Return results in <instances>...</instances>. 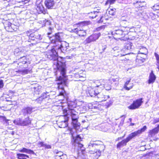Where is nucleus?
Wrapping results in <instances>:
<instances>
[{
    "instance_id": "nucleus-16",
    "label": "nucleus",
    "mask_w": 159,
    "mask_h": 159,
    "mask_svg": "<svg viewBox=\"0 0 159 159\" xmlns=\"http://www.w3.org/2000/svg\"><path fill=\"white\" fill-rule=\"evenodd\" d=\"M133 3L134 6L137 7L145 8L146 7V3L143 1L134 0Z\"/></svg>"
},
{
    "instance_id": "nucleus-10",
    "label": "nucleus",
    "mask_w": 159,
    "mask_h": 159,
    "mask_svg": "<svg viewBox=\"0 0 159 159\" xmlns=\"http://www.w3.org/2000/svg\"><path fill=\"white\" fill-rule=\"evenodd\" d=\"M6 30L8 32H12L16 31L18 28V26L12 24L9 21H6L4 23Z\"/></svg>"
},
{
    "instance_id": "nucleus-37",
    "label": "nucleus",
    "mask_w": 159,
    "mask_h": 159,
    "mask_svg": "<svg viewBox=\"0 0 159 159\" xmlns=\"http://www.w3.org/2000/svg\"><path fill=\"white\" fill-rule=\"evenodd\" d=\"M22 120L20 118H19L15 120L14 121V123L17 125H19L21 126L22 123Z\"/></svg>"
},
{
    "instance_id": "nucleus-29",
    "label": "nucleus",
    "mask_w": 159,
    "mask_h": 159,
    "mask_svg": "<svg viewBox=\"0 0 159 159\" xmlns=\"http://www.w3.org/2000/svg\"><path fill=\"white\" fill-rule=\"evenodd\" d=\"M54 153L55 154V159H57V157H60L62 155H64L62 152L59 151L57 150H55L54 151Z\"/></svg>"
},
{
    "instance_id": "nucleus-27",
    "label": "nucleus",
    "mask_w": 159,
    "mask_h": 159,
    "mask_svg": "<svg viewBox=\"0 0 159 159\" xmlns=\"http://www.w3.org/2000/svg\"><path fill=\"white\" fill-rule=\"evenodd\" d=\"M49 39L51 41V43H54V46H56V44H57V40L55 35H53L52 36H49Z\"/></svg>"
},
{
    "instance_id": "nucleus-19",
    "label": "nucleus",
    "mask_w": 159,
    "mask_h": 159,
    "mask_svg": "<svg viewBox=\"0 0 159 159\" xmlns=\"http://www.w3.org/2000/svg\"><path fill=\"white\" fill-rule=\"evenodd\" d=\"M67 105L68 108L70 111L72 110H74V108H75L77 106H79L77 103L76 102L73 101H68L67 102Z\"/></svg>"
},
{
    "instance_id": "nucleus-58",
    "label": "nucleus",
    "mask_w": 159,
    "mask_h": 159,
    "mask_svg": "<svg viewBox=\"0 0 159 159\" xmlns=\"http://www.w3.org/2000/svg\"><path fill=\"white\" fill-rule=\"evenodd\" d=\"M134 125V123H131L130 124V125H131V126H133V125Z\"/></svg>"
},
{
    "instance_id": "nucleus-57",
    "label": "nucleus",
    "mask_w": 159,
    "mask_h": 159,
    "mask_svg": "<svg viewBox=\"0 0 159 159\" xmlns=\"http://www.w3.org/2000/svg\"><path fill=\"white\" fill-rule=\"evenodd\" d=\"M106 106H107V107L108 108L109 106V103H107L106 104Z\"/></svg>"
},
{
    "instance_id": "nucleus-56",
    "label": "nucleus",
    "mask_w": 159,
    "mask_h": 159,
    "mask_svg": "<svg viewBox=\"0 0 159 159\" xmlns=\"http://www.w3.org/2000/svg\"><path fill=\"white\" fill-rule=\"evenodd\" d=\"M75 77H79H79L80 76L79 75V74H75Z\"/></svg>"
},
{
    "instance_id": "nucleus-28",
    "label": "nucleus",
    "mask_w": 159,
    "mask_h": 159,
    "mask_svg": "<svg viewBox=\"0 0 159 159\" xmlns=\"http://www.w3.org/2000/svg\"><path fill=\"white\" fill-rule=\"evenodd\" d=\"M22 59L24 60V61H22V59H19V62L18 64V65L19 66H21L22 64L25 65L27 63V59L26 57L23 56L22 57Z\"/></svg>"
},
{
    "instance_id": "nucleus-63",
    "label": "nucleus",
    "mask_w": 159,
    "mask_h": 159,
    "mask_svg": "<svg viewBox=\"0 0 159 159\" xmlns=\"http://www.w3.org/2000/svg\"><path fill=\"white\" fill-rule=\"evenodd\" d=\"M142 52H144L145 50L144 49H142Z\"/></svg>"
},
{
    "instance_id": "nucleus-3",
    "label": "nucleus",
    "mask_w": 159,
    "mask_h": 159,
    "mask_svg": "<svg viewBox=\"0 0 159 159\" xmlns=\"http://www.w3.org/2000/svg\"><path fill=\"white\" fill-rule=\"evenodd\" d=\"M70 133L72 134L71 131H70ZM72 135L74 145L75 147H78V156H81V155H84L85 152V148L83 147V145L80 143L82 140V139L80 135H77L76 137H75L73 134H72Z\"/></svg>"
},
{
    "instance_id": "nucleus-31",
    "label": "nucleus",
    "mask_w": 159,
    "mask_h": 159,
    "mask_svg": "<svg viewBox=\"0 0 159 159\" xmlns=\"http://www.w3.org/2000/svg\"><path fill=\"white\" fill-rule=\"evenodd\" d=\"M131 79L127 81L125 83L124 85V88L125 89L127 90H129L130 89H131L133 86V85L132 84H131L130 86L129 87H128V85L129 84V82L130 81Z\"/></svg>"
},
{
    "instance_id": "nucleus-55",
    "label": "nucleus",
    "mask_w": 159,
    "mask_h": 159,
    "mask_svg": "<svg viewBox=\"0 0 159 159\" xmlns=\"http://www.w3.org/2000/svg\"><path fill=\"white\" fill-rule=\"evenodd\" d=\"M106 46H105L102 48V50H103V51H104L106 49Z\"/></svg>"
},
{
    "instance_id": "nucleus-62",
    "label": "nucleus",
    "mask_w": 159,
    "mask_h": 159,
    "mask_svg": "<svg viewBox=\"0 0 159 159\" xmlns=\"http://www.w3.org/2000/svg\"><path fill=\"white\" fill-rule=\"evenodd\" d=\"M129 121L130 122H131V121H132V119L131 118H129Z\"/></svg>"
},
{
    "instance_id": "nucleus-61",
    "label": "nucleus",
    "mask_w": 159,
    "mask_h": 159,
    "mask_svg": "<svg viewBox=\"0 0 159 159\" xmlns=\"http://www.w3.org/2000/svg\"><path fill=\"white\" fill-rule=\"evenodd\" d=\"M103 27V26H101V27H100L99 28H98V30L100 29H102V27Z\"/></svg>"
},
{
    "instance_id": "nucleus-1",
    "label": "nucleus",
    "mask_w": 159,
    "mask_h": 159,
    "mask_svg": "<svg viewBox=\"0 0 159 159\" xmlns=\"http://www.w3.org/2000/svg\"><path fill=\"white\" fill-rule=\"evenodd\" d=\"M57 50L55 49V47L52 49L51 51L47 54V57L50 60L53 61V64L56 65L58 71H59L61 75V76H59L58 79L59 81L58 83L59 85L58 88L59 89L61 88V90L60 93V95L63 96L66 99L65 92L63 87L66 85V65L64 60L61 57H58V52H57Z\"/></svg>"
},
{
    "instance_id": "nucleus-54",
    "label": "nucleus",
    "mask_w": 159,
    "mask_h": 159,
    "mask_svg": "<svg viewBox=\"0 0 159 159\" xmlns=\"http://www.w3.org/2000/svg\"><path fill=\"white\" fill-rule=\"evenodd\" d=\"M156 159H159V154H157L156 157Z\"/></svg>"
},
{
    "instance_id": "nucleus-9",
    "label": "nucleus",
    "mask_w": 159,
    "mask_h": 159,
    "mask_svg": "<svg viewBox=\"0 0 159 159\" xmlns=\"http://www.w3.org/2000/svg\"><path fill=\"white\" fill-rule=\"evenodd\" d=\"M35 107L30 106H24L22 108L21 111L23 115L25 116L30 115L34 110Z\"/></svg>"
},
{
    "instance_id": "nucleus-4",
    "label": "nucleus",
    "mask_w": 159,
    "mask_h": 159,
    "mask_svg": "<svg viewBox=\"0 0 159 159\" xmlns=\"http://www.w3.org/2000/svg\"><path fill=\"white\" fill-rule=\"evenodd\" d=\"M70 112L71 117V125L75 130H78L80 128V123L78 122V113L75 110H72Z\"/></svg>"
},
{
    "instance_id": "nucleus-33",
    "label": "nucleus",
    "mask_w": 159,
    "mask_h": 159,
    "mask_svg": "<svg viewBox=\"0 0 159 159\" xmlns=\"http://www.w3.org/2000/svg\"><path fill=\"white\" fill-rule=\"evenodd\" d=\"M119 79L118 78L116 79H110V82H111V85H113L114 84L117 85L119 83Z\"/></svg>"
},
{
    "instance_id": "nucleus-14",
    "label": "nucleus",
    "mask_w": 159,
    "mask_h": 159,
    "mask_svg": "<svg viewBox=\"0 0 159 159\" xmlns=\"http://www.w3.org/2000/svg\"><path fill=\"white\" fill-rule=\"evenodd\" d=\"M100 35L101 34L99 33L97 34H95L91 35L85 40V43H89L91 42L95 41L98 39L100 36Z\"/></svg>"
},
{
    "instance_id": "nucleus-30",
    "label": "nucleus",
    "mask_w": 159,
    "mask_h": 159,
    "mask_svg": "<svg viewBox=\"0 0 159 159\" xmlns=\"http://www.w3.org/2000/svg\"><path fill=\"white\" fill-rule=\"evenodd\" d=\"M62 34L61 33H57L55 34V35L57 39V43L59 42H62Z\"/></svg>"
},
{
    "instance_id": "nucleus-49",
    "label": "nucleus",
    "mask_w": 159,
    "mask_h": 159,
    "mask_svg": "<svg viewBox=\"0 0 159 159\" xmlns=\"http://www.w3.org/2000/svg\"><path fill=\"white\" fill-rule=\"evenodd\" d=\"M44 147L47 149H51V146L49 145H48L46 144H45Z\"/></svg>"
},
{
    "instance_id": "nucleus-45",
    "label": "nucleus",
    "mask_w": 159,
    "mask_h": 159,
    "mask_svg": "<svg viewBox=\"0 0 159 159\" xmlns=\"http://www.w3.org/2000/svg\"><path fill=\"white\" fill-rule=\"evenodd\" d=\"M96 87L98 88H99L100 89H101L103 87L102 85L101 84L100 82L98 81H97L96 82Z\"/></svg>"
},
{
    "instance_id": "nucleus-22",
    "label": "nucleus",
    "mask_w": 159,
    "mask_h": 159,
    "mask_svg": "<svg viewBox=\"0 0 159 159\" xmlns=\"http://www.w3.org/2000/svg\"><path fill=\"white\" fill-rule=\"evenodd\" d=\"M19 151L21 152L25 153L28 154H36L33 150L25 148H22V149L19 150Z\"/></svg>"
},
{
    "instance_id": "nucleus-23",
    "label": "nucleus",
    "mask_w": 159,
    "mask_h": 159,
    "mask_svg": "<svg viewBox=\"0 0 159 159\" xmlns=\"http://www.w3.org/2000/svg\"><path fill=\"white\" fill-rule=\"evenodd\" d=\"M21 122V126H27L31 124V120L29 116H28L23 120H22Z\"/></svg>"
},
{
    "instance_id": "nucleus-24",
    "label": "nucleus",
    "mask_w": 159,
    "mask_h": 159,
    "mask_svg": "<svg viewBox=\"0 0 159 159\" xmlns=\"http://www.w3.org/2000/svg\"><path fill=\"white\" fill-rule=\"evenodd\" d=\"M76 33L79 35L80 36H84L86 35L85 31L83 30H81L80 27H78V29H77Z\"/></svg>"
},
{
    "instance_id": "nucleus-20",
    "label": "nucleus",
    "mask_w": 159,
    "mask_h": 159,
    "mask_svg": "<svg viewBox=\"0 0 159 159\" xmlns=\"http://www.w3.org/2000/svg\"><path fill=\"white\" fill-rule=\"evenodd\" d=\"M54 4L53 0H45L44 2L45 6L48 9H52Z\"/></svg>"
},
{
    "instance_id": "nucleus-34",
    "label": "nucleus",
    "mask_w": 159,
    "mask_h": 159,
    "mask_svg": "<svg viewBox=\"0 0 159 159\" xmlns=\"http://www.w3.org/2000/svg\"><path fill=\"white\" fill-rule=\"evenodd\" d=\"M97 145V144L95 143H93L92 142H91L89 143L88 148L90 150L89 151H91V150H95V148H96V146Z\"/></svg>"
},
{
    "instance_id": "nucleus-13",
    "label": "nucleus",
    "mask_w": 159,
    "mask_h": 159,
    "mask_svg": "<svg viewBox=\"0 0 159 159\" xmlns=\"http://www.w3.org/2000/svg\"><path fill=\"white\" fill-rule=\"evenodd\" d=\"M143 98H142L137 99L134 101L132 103L128 108L131 110H134L138 108L143 102Z\"/></svg>"
},
{
    "instance_id": "nucleus-52",
    "label": "nucleus",
    "mask_w": 159,
    "mask_h": 159,
    "mask_svg": "<svg viewBox=\"0 0 159 159\" xmlns=\"http://www.w3.org/2000/svg\"><path fill=\"white\" fill-rule=\"evenodd\" d=\"M116 2V0H110V5L114 4Z\"/></svg>"
},
{
    "instance_id": "nucleus-36",
    "label": "nucleus",
    "mask_w": 159,
    "mask_h": 159,
    "mask_svg": "<svg viewBox=\"0 0 159 159\" xmlns=\"http://www.w3.org/2000/svg\"><path fill=\"white\" fill-rule=\"evenodd\" d=\"M9 120L6 119V117L0 116V122L5 121L6 123L8 124V121Z\"/></svg>"
},
{
    "instance_id": "nucleus-15",
    "label": "nucleus",
    "mask_w": 159,
    "mask_h": 159,
    "mask_svg": "<svg viewBox=\"0 0 159 159\" xmlns=\"http://www.w3.org/2000/svg\"><path fill=\"white\" fill-rule=\"evenodd\" d=\"M132 43L130 42H128L126 43L125 46L124 48H123L121 50V52H125L124 53L121 54V55H122V56H125V55L129 54V51H130L132 49Z\"/></svg>"
},
{
    "instance_id": "nucleus-47",
    "label": "nucleus",
    "mask_w": 159,
    "mask_h": 159,
    "mask_svg": "<svg viewBox=\"0 0 159 159\" xmlns=\"http://www.w3.org/2000/svg\"><path fill=\"white\" fill-rule=\"evenodd\" d=\"M52 29L51 27H49L48 30H49V32H48V33H47V34H48V37H49V36H50V35H51V34L52 33Z\"/></svg>"
},
{
    "instance_id": "nucleus-18",
    "label": "nucleus",
    "mask_w": 159,
    "mask_h": 159,
    "mask_svg": "<svg viewBox=\"0 0 159 159\" xmlns=\"http://www.w3.org/2000/svg\"><path fill=\"white\" fill-rule=\"evenodd\" d=\"M36 9L39 13H43L45 14L48 13L47 10L46 9H45L41 3L37 6Z\"/></svg>"
},
{
    "instance_id": "nucleus-38",
    "label": "nucleus",
    "mask_w": 159,
    "mask_h": 159,
    "mask_svg": "<svg viewBox=\"0 0 159 159\" xmlns=\"http://www.w3.org/2000/svg\"><path fill=\"white\" fill-rule=\"evenodd\" d=\"M154 55L157 60L156 65L157 66V68L159 69V55L156 52L154 53Z\"/></svg>"
},
{
    "instance_id": "nucleus-44",
    "label": "nucleus",
    "mask_w": 159,
    "mask_h": 159,
    "mask_svg": "<svg viewBox=\"0 0 159 159\" xmlns=\"http://www.w3.org/2000/svg\"><path fill=\"white\" fill-rule=\"evenodd\" d=\"M57 159H67V157L66 154H64V155H62L60 157H57Z\"/></svg>"
},
{
    "instance_id": "nucleus-64",
    "label": "nucleus",
    "mask_w": 159,
    "mask_h": 159,
    "mask_svg": "<svg viewBox=\"0 0 159 159\" xmlns=\"http://www.w3.org/2000/svg\"><path fill=\"white\" fill-rule=\"evenodd\" d=\"M25 1H26V0H21V2H25Z\"/></svg>"
},
{
    "instance_id": "nucleus-48",
    "label": "nucleus",
    "mask_w": 159,
    "mask_h": 159,
    "mask_svg": "<svg viewBox=\"0 0 159 159\" xmlns=\"http://www.w3.org/2000/svg\"><path fill=\"white\" fill-rule=\"evenodd\" d=\"M4 86V84L3 81L2 80H0V89L3 87Z\"/></svg>"
},
{
    "instance_id": "nucleus-6",
    "label": "nucleus",
    "mask_w": 159,
    "mask_h": 159,
    "mask_svg": "<svg viewBox=\"0 0 159 159\" xmlns=\"http://www.w3.org/2000/svg\"><path fill=\"white\" fill-rule=\"evenodd\" d=\"M54 47L58 52H64L68 49L69 44L65 41L59 42Z\"/></svg>"
},
{
    "instance_id": "nucleus-35",
    "label": "nucleus",
    "mask_w": 159,
    "mask_h": 159,
    "mask_svg": "<svg viewBox=\"0 0 159 159\" xmlns=\"http://www.w3.org/2000/svg\"><path fill=\"white\" fill-rule=\"evenodd\" d=\"M30 71L28 69H26L23 70H19L18 71V72L22 75H24L27 74Z\"/></svg>"
},
{
    "instance_id": "nucleus-32",
    "label": "nucleus",
    "mask_w": 159,
    "mask_h": 159,
    "mask_svg": "<svg viewBox=\"0 0 159 159\" xmlns=\"http://www.w3.org/2000/svg\"><path fill=\"white\" fill-rule=\"evenodd\" d=\"M89 17L90 18L93 19L98 16L99 12L97 11H93L89 13Z\"/></svg>"
},
{
    "instance_id": "nucleus-46",
    "label": "nucleus",
    "mask_w": 159,
    "mask_h": 159,
    "mask_svg": "<svg viewBox=\"0 0 159 159\" xmlns=\"http://www.w3.org/2000/svg\"><path fill=\"white\" fill-rule=\"evenodd\" d=\"M41 88V87L40 86H38L37 87H34V89L36 91L40 92Z\"/></svg>"
},
{
    "instance_id": "nucleus-25",
    "label": "nucleus",
    "mask_w": 159,
    "mask_h": 159,
    "mask_svg": "<svg viewBox=\"0 0 159 159\" xmlns=\"http://www.w3.org/2000/svg\"><path fill=\"white\" fill-rule=\"evenodd\" d=\"M159 131V125H158L157 126L153 129L152 130H150L149 132V135L151 136H152L154 135L155 134L158 133Z\"/></svg>"
},
{
    "instance_id": "nucleus-7",
    "label": "nucleus",
    "mask_w": 159,
    "mask_h": 159,
    "mask_svg": "<svg viewBox=\"0 0 159 159\" xmlns=\"http://www.w3.org/2000/svg\"><path fill=\"white\" fill-rule=\"evenodd\" d=\"M112 37L110 36V39L112 38V39L114 38L115 39L116 38L120 39L121 37H124L125 34H127V32L125 30H115L114 31H112L111 32Z\"/></svg>"
},
{
    "instance_id": "nucleus-50",
    "label": "nucleus",
    "mask_w": 159,
    "mask_h": 159,
    "mask_svg": "<svg viewBox=\"0 0 159 159\" xmlns=\"http://www.w3.org/2000/svg\"><path fill=\"white\" fill-rule=\"evenodd\" d=\"M125 134H124V136H122V137H118V138H117L116 139V141H119L120 140H121V139H124V137H125Z\"/></svg>"
},
{
    "instance_id": "nucleus-26",
    "label": "nucleus",
    "mask_w": 159,
    "mask_h": 159,
    "mask_svg": "<svg viewBox=\"0 0 159 159\" xmlns=\"http://www.w3.org/2000/svg\"><path fill=\"white\" fill-rule=\"evenodd\" d=\"M16 156L18 159H27V158H30L28 155L23 153H17Z\"/></svg>"
},
{
    "instance_id": "nucleus-8",
    "label": "nucleus",
    "mask_w": 159,
    "mask_h": 159,
    "mask_svg": "<svg viewBox=\"0 0 159 159\" xmlns=\"http://www.w3.org/2000/svg\"><path fill=\"white\" fill-rule=\"evenodd\" d=\"M26 34L29 38V42H31L30 40H31L32 41L35 40L36 43H38L40 39H42L41 38V35L37 33H30L29 32H26Z\"/></svg>"
},
{
    "instance_id": "nucleus-12",
    "label": "nucleus",
    "mask_w": 159,
    "mask_h": 159,
    "mask_svg": "<svg viewBox=\"0 0 159 159\" xmlns=\"http://www.w3.org/2000/svg\"><path fill=\"white\" fill-rule=\"evenodd\" d=\"M101 89H94L89 88L88 90V92L87 93V95L88 94L89 96L91 97H97L98 98H101L100 91Z\"/></svg>"
},
{
    "instance_id": "nucleus-11",
    "label": "nucleus",
    "mask_w": 159,
    "mask_h": 159,
    "mask_svg": "<svg viewBox=\"0 0 159 159\" xmlns=\"http://www.w3.org/2000/svg\"><path fill=\"white\" fill-rule=\"evenodd\" d=\"M69 117L66 116H60L58 124L59 127L65 128L68 126Z\"/></svg>"
},
{
    "instance_id": "nucleus-39",
    "label": "nucleus",
    "mask_w": 159,
    "mask_h": 159,
    "mask_svg": "<svg viewBox=\"0 0 159 159\" xmlns=\"http://www.w3.org/2000/svg\"><path fill=\"white\" fill-rule=\"evenodd\" d=\"M48 94V93H43L42 94L41 97L43 99L44 101L46 99V98H49V95Z\"/></svg>"
},
{
    "instance_id": "nucleus-17",
    "label": "nucleus",
    "mask_w": 159,
    "mask_h": 159,
    "mask_svg": "<svg viewBox=\"0 0 159 159\" xmlns=\"http://www.w3.org/2000/svg\"><path fill=\"white\" fill-rule=\"evenodd\" d=\"M90 153L93 154V159H97L101 155V151L99 149H95L94 150L89 151Z\"/></svg>"
},
{
    "instance_id": "nucleus-42",
    "label": "nucleus",
    "mask_w": 159,
    "mask_h": 159,
    "mask_svg": "<svg viewBox=\"0 0 159 159\" xmlns=\"http://www.w3.org/2000/svg\"><path fill=\"white\" fill-rule=\"evenodd\" d=\"M82 122L84 124V125L85 126V127H87L89 125V123L87 119H86V120H83Z\"/></svg>"
},
{
    "instance_id": "nucleus-43",
    "label": "nucleus",
    "mask_w": 159,
    "mask_h": 159,
    "mask_svg": "<svg viewBox=\"0 0 159 159\" xmlns=\"http://www.w3.org/2000/svg\"><path fill=\"white\" fill-rule=\"evenodd\" d=\"M44 101V100L43 99V98L41 97H39L35 100L36 102L39 103H41L42 102Z\"/></svg>"
},
{
    "instance_id": "nucleus-59",
    "label": "nucleus",
    "mask_w": 159,
    "mask_h": 159,
    "mask_svg": "<svg viewBox=\"0 0 159 159\" xmlns=\"http://www.w3.org/2000/svg\"><path fill=\"white\" fill-rule=\"evenodd\" d=\"M108 130L107 129H103V131H104V132H107V131H108Z\"/></svg>"
},
{
    "instance_id": "nucleus-21",
    "label": "nucleus",
    "mask_w": 159,
    "mask_h": 159,
    "mask_svg": "<svg viewBox=\"0 0 159 159\" xmlns=\"http://www.w3.org/2000/svg\"><path fill=\"white\" fill-rule=\"evenodd\" d=\"M156 79V76L154 74L153 71H152L150 74L148 80V83L151 84L153 83Z\"/></svg>"
},
{
    "instance_id": "nucleus-2",
    "label": "nucleus",
    "mask_w": 159,
    "mask_h": 159,
    "mask_svg": "<svg viewBox=\"0 0 159 159\" xmlns=\"http://www.w3.org/2000/svg\"><path fill=\"white\" fill-rule=\"evenodd\" d=\"M146 126H144L140 129H139L137 131L132 133L130 134L125 139L122 140L121 142H119L117 145V148H120L124 146H126L127 143L134 138L136 136H139L143 132H144L146 129Z\"/></svg>"
},
{
    "instance_id": "nucleus-5",
    "label": "nucleus",
    "mask_w": 159,
    "mask_h": 159,
    "mask_svg": "<svg viewBox=\"0 0 159 159\" xmlns=\"http://www.w3.org/2000/svg\"><path fill=\"white\" fill-rule=\"evenodd\" d=\"M147 49L143 48L140 49L136 59V62L140 63L144 62L147 58Z\"/></svg>"
},
{
    "instance_id": "nucleus-53",
    "label": "nucleus",
    "mask_w": 159,
    "mask_h": 159,
    "mask_svg": "<svg viewBox=\"0 0 159 159\" xmlns=\"http://www.w3.org/2000/svg\"><path fill=\"white\" fill-rule=\"evenodd\" d=\"M77 29H78V27L77 28H75V29H72L71 30V32H74V33H76V32L75 31H76V30H77Z\"/></svg>"
},
{
    "instance_id": "nucleus-60",
    "label": "nucleus",
    "mask_w": 159,
    "mask_h": 159,
    "mask_svg": "<svg viewBox=\"0 0 159 159\" xmlns=\"http://www.w3.org/2000/svg\"><path fill=\"white\" fill-rule=\"evenodd\" d=\"M109 2V0H107L106 2V4H108Z\"/></svg>"
},
{
    "instance_id": "nucleus-41",
    "label": "nucleus",
    "mask_w": 159,
    "mask_h": 159,
    "mask_svg": "<svg viewBox=\"0 0 159 159\" xmlns=\"http://www.w3.org/2000/svg\"><path fill=\"white\" fill-rule=\"evenodd\" d=\"M116 11L115 8L111 9L110 10V15H111L112 16H115L114 17H116Z\"/></svg>"
},
{
    "instance_id": "nucleus-51",
    "label": "nucleus",
    "mask_w": 159,
    "mask_h": 159,
    "mask_svg": "<svg viewBox=\"0 0 159 159\" xmlns=\"http://www.w3.org/2000/svg\"><path fill=\"white\" fill-rule=\"evenodd\" d=\"M45 144H44L42 142H40L39 143V144L41 146H42L44 147V145Z\"/></svg>"
},
{
    "instance_id": "nucleus-40",
    "label": "nucleus",
    "mask_w": 159,
    "mask_h": 159,
    "mask_svg": "<svg viewBox=\"0 0 159 159\" xmlns=\"http://www.w3.org/2000/svg\"><path fill=\"white\" fill-rule=\"evenodd\" d=\"M118 47H115L113 48H112V49L111 50V53L113 54H116V52H119L118 49Z\"/></svg>"
}]
</instances>
